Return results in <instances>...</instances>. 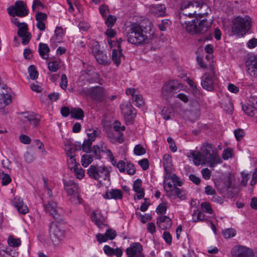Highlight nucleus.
<instances>
[{"instance_id": "obj_1", "label": "nucleus", "mask_w": 257, "mask_h": 257, "mask_svg": "<svg viewBox=\"0 0 257 257\" xmlns=\"http://www.w3.org/2000/svg\"><path fill=\"white\" fill-rule=\"evenodd\" d=\"M188 157L193 160L194 164L196 166L207 164L210 167H214L222 162L216 148L208 143L202 145L201 152H191L188 155Z\"/></svg>"}, {"instance_id": "obj_2", "label": "nucleus", "mask_w": 257, "mask_h": 257, "mask_svg": "<svg viewBox=\"0 0 257 257\" xmlns=\"http://www.w3.org/2000/svg\"><path fill=\"white\" fill-rule=\"evenodd\" d=\"M127 41L136 45L146 44L149 42L150 29L138 23H133L126 28Z\"/></svg>"}, {"instance_id": "obj_3", "label": "nucleus", "mask_w": 257, "mask_h": 257, "mask_svg": "<svg viewBox=\"0 0 257 257\" xmlns=\"http://www.w3.org/2000/svg\"><path fill=\"white\" fill-rule=\"evenodd\" d=\"M251 19L247 16L237 17L232 21V31L238 37H243L251 28Z\"/></svg>"}, {"instance_id": "obj_4", "label": "nucleus", "mask_w": 257, "mask_h": 257, "mask_svg": "<svg viewBox=\"0 0 257 257\" xmlns=\"http://www.w3.org/2000/svg\"><path fill=\"white\" fill-rule=\"evenodd\" d=\"M87 174L91 178L98 181L97 186L99 187L104 184V181L109 180V172L107 168L104 166L91 165L87 170Z\"/></svg>"}, {"instance_id": "obj_5", "label": "nucleus", "mask_w": 257, "mask_h": 257, "mask_svg": "<svg viewBox=\"0 0 257 257\" xmlns=\"http://www.w3.org/2000/svg\"><path fill=\"white\" fill-rule=\"evenodd\" d=\"M216 80L217 76L214 68L211 66L208 71L206 72L201 77V84L204 89L211 91L214 89Z\"/></svg>"}, {"instance_id": "obj_6", "label": "nucleus", "mask_w": 257, "mask_h": 257, "mask_svg": "<svg viewBox=\"0 0 257 257\" xmlns=\"http://www.w3.org/2000/svg\"><path fill=\"white\" fill-rule=\"evenodd\" d=\"M194 15H196V11H193L192 13H180V22L182 26L185 28L186 31L190 34H198V26L197 25V21L193 20L191 21L186 22L184 21V17L188 16L190 18H192Z\"/></svg>"}, {"instance_id": "obj_7", "label": "nucleus", "mask_w": 257, "mask_h": 257, "mask_svg": "<svg viewBox=\"0 0 257 257\" xmlns=\"http://www.w3.org/2000/svg\"><path fill=\"white\" fill-rule=\"evenodd\" d=\"M79 93L82 95H89L93 99L99 102L106 101V93L101 87L96 86L83 89Z\"/></svg>"}, {"instance_id": "obj_8", "label": "nucleus", "mask_w": 257, "mask_h": 257, "mask_svg": "<svg viewBox=\"0 0 257 257\" xmlns=\"http://www.w3.org/2000/svg\"><path fill=\"white\" fill-rule=\"evenodd\" d=\"M21 120L23 128L27 130L31 126L33 127H37L39 123L40 117L38 114L33 112H27L23 113Z\"/></svg>"}, {"instance_id": "obj_9", "label": "nucleus", "mask_w": 257, "mask_h": 257, "mask_svg": "<svg viewBox=\"0 0 257 257\" xmlns=\"http://www.w3.org/2000/svg\"><path fill=\"white\" fill-rule=\"evenodd\" d=\"M183 85L177 80H173L165 83L162 89L163 96L166 99L172 97L177 91L182 89Z\"/></svg>"}, {"instance_id": "obj_10", "label": "nucleus", "mask_w": 257, "mask_h": 257, "mask_svg": "<svg viewBox=\"0 0 257 257\" xmlns=\"http://www.w3.org/2000/svg\"><path fill=\"white\" fill-rule=\"evenodd\" d=\"M7 11L8 14L12 17L17 16L24 17L28 15L29 13L26 4L22 1H17L14 6L8 8Z\"/></svg>"}, {"instance_id": "obj_11", "label": "nucleus", "mask_w": 257, "mask_h": 257, "mask_svg": "<svg viewBox=\"0 0 257 257\" xmlns=\"http://www.w3.org/2000/svg\"><path fill=\"white\" fill-rule=\"evenodd\" d=\"M11 22L19 28L18 35L22 38V43L27 45L29 43L31 38V35L28 32V25L25 23H20L17 18L11 19Z\"/></svg>"}, {"instance_id": "obj_12", "label": "nucleus", "mask_w": 257, "mask_h": 257, "mask_svg": "<svg viewBox=\"0 0 257 257\" xmlns=\"http://www.w3.org/2000/svg\"><path fill=\"white\" fill-rule=\"evenodd\" d=\"M50 237L54 245L56 246L62 242L64 236V232L56 223H52L50 227Z\"/></svg>"}, {"instance_id": "obj_13", "label": "nucleus", "mask_w": 257, "mask_h": 257, "mask_svg": "<svg viewBox=\"0 0 257 257\" xmlns=\"http://www.w3.org/2000/svg\"><path fill=\"white\" fill-rule=\"evenodd\" d=\"M50 237L54 245L56 246L62 242L64 236V232L56 223H52L50 227Z\"/></svg>"}, {"instance_id": "obj_14", "label": "nucleus", "mask_w": 257, "mask_h": 257, "mask_svg": "<svg viewBox=\"0 0 257 257\" xmlns=\"http://www.w3.org/2000/svg\"><path fill=\"white\" fill-rule=\"evenodd\" d=\"M164 188L166 190L167 196L172 199H175L176 197L183 200L186 198V193L185 190L173 186L171 182L165 183Z\"/></svg>"}, {"instance_id": "obj_15", "label": "nucleus", "mask_w": 257, "mask_h": 257, "mask_svg": "<svg viewBox=\"0 0 257 257\" xmlns=\"http://www.w3.org/2000/svg\"><path fill=\"white\" fill-rule=\"evenodd\" d=\"M203 6L201 3L196 2L195 1H187L183 3L180 9V12L185 13H192L193 11H195L196 13L197 12L196 9L201 8ZM205 14H196V15H194L193 17L202 18L204 16Z\"/></svg>"}, {"instance_id": "obj_16", "label": "nucleus", "mask_w": 257, "mask_h": 257, "mask_svg": "<svg viewBox=\"0 0 257 257\" xmlns=\"http://www.w3.org/2000/svg\"><path fill=\"white\" fill-rule=\"evenodd\" d=\"M249 102L250 104L242 105V109L247 115L257 117V96H251Z\"/></svg>"}, {"instance_id": "obj_17", "label": "nucleus", "mask_w": 257, "mask_h": 257, "mask_svg": "<svg viewBox=\"0 0 257 257\" xmlns=\"http://www.w3.org/2000/svg\"><path fill=\"white\" fill-rule=\"evenodd\" d=\"M44 207L46 212L55 219H57L60 216V209L57 207L56 202L53 200H49Z\"/></svg>"}, {"instance_id": "obj_18", "label": "nucleus", "mask_w": 257, "mask_h": 257, "mask_svg": "<svg viewBox=\"0 0 257 257\" xmlns=\"http://www.w3.org/2000/svg\"><path fill=\"white\" fill-rule=\"evenodd\" d=\"M247 71L249 75L257 77V56H250L246 61Z\"/></svg>"}, {"instance_id": "obj_19", "label": "nucleus", "mask_w": 257, "mask_h": 257, "mask_svg": "<svg viewBox=\"0 0 257 257\" xmlns=\"http://www.w3.org/2000/svg\"><path fill=\"white\" fill-rule=\"evenodd\" d=\"M143 246L139 242H133L126 249L127 257H136L140 253H142Z\"/></svg>"}, {"instance_id": "obj_20", "label": "nucleus", "mask_w": 257, "mask_h": 257, "mask_svg": "<svg viewBox=\"0 0 257 257\" xmlns=\"http://www.w3.org/2000/svg\"><path fill=\"white\" fill-rule=\"evenodd\" d=\"M64 189L68 195H76L79 193V189L77 183L73 180L64 181Z\"/></svg>"}, {"instance_id": "obj_21", "label": "nucleus", "mask_w": 257, "mask_h": 257, "mask_svg": "<svg viewBox=\"0 0 257 257\" xmlns=\"http://www.w3.org/2000/svg\"><path fill=\"white\" fill-rule=\"evenodd\" d=\"M121 113L125 119L128 118V120L132 121L135 117V114L133 113V107L131 103L128 101L123 103L120 105Z\"/></svg>"}, {"instance_id": "obj_22", "label": "nucleus", "mask_w": 257, "mask_h": 257, "mask_svg": "<svg viewBox=\"0 0 257 257\" xmlns=\"http://www.w3.org/2000/svg\"><path fill=\"white\" fill-rule=\"evenodd\" d=\"M122 196V192L120 190L114 189H107L103 195V197L106 199H121Z\"/></svg>"}, {"instance_id": "obj_23", "label": "nucleus", "mask_w": 257, "mask_h": 257, "mask_svg": "<svg viewBox=\"0 0 257 257\" xmlns=\"http://www.w3.org/2000/svg\"><path fill=\"white\" fill-rule=\"evenodd\" d=\"M13 204L19 213L25 214L28 212V208L26 205L24 204L23 201L21 197H16L14 199Z\"/></svg>"}, {"instance_id": "obj_24", "label": "nucleus", "mask_w": 257, "mask_h": 257, "mask_svg": "<svg viewBox=\"0 0 257 257\" xmlns=\"http://www.w3.org/2000/svg\"><path fill=\"white\" fill-rule=\"evenodd\" d=\"M158 226L163 230L171 228L172 223L171 219L167 216H160L157 221Z\"/></svg>"}, {"instance_id": "obj_25", "label": "nucleus", "mask_w": 257, "mask_h": 257, "mask_svg": "<svg viewBox=\"0 0 257 257\" xmlns=\"http://www.w3.org/2000/svg\"><path fill=\"white\" fill-rule=\"evenodd\" d=\"M166 7L164 5H156L150 6L149 12L157 17L165 16Z\"/></svg>"}, {"instance_id": "obj_26", "label": "nucleus", "mask_w": 257, "mask_h": 257, "mask_svg": "<svg viewBox=\"0 0 257 257\" xmlns=\"http://www.w3.org/2000/svg\"><path fill=\"white\" fill-rule=\"evenodd\" d=\"M91 219L99 228H102L105 225L104 218L98 211H94L91 213Z\"/></svg>"}, {"instance_id": "obj_27", "label": "nucleus", "mask_w": 257, "mask_h": 257, "mask_svg": "<svg viewBox=\"0 0 257 257\" xmlns=\"http://www.w3.org/2000/svg\"><path fill=\"white\" fill-rule=\"evenodd\" d=\"M12 102V95L7 91L0 93V108H4Z\"/></svg>"}, {"instance_id": "obj_28", "label": "nucleus", "mask_w": 257, "mask_h": 257, "mask_svg": "<svg viewBox=\"0 0 257 257\" xmlns=\"http://www.w3.org/2000/svg\"><path fill=\"white\" fill-rule=\"evenodd\" d=\"M142 186V181L141 179H138L134 182L133 190L137 193V197L138 199H141L144 197V190Z\"/></svg>"}, {"instance_id": "obj_29", "label": "nucleus", "mask_w": 257, "mask_h": 257, "mask_svg": "<svg viewBox=\"0 0 257 257\" xmlns=\"http://www.w3.org/2000/svg\"><path fill=\"white\" fill-rule=\"evenodd\" d=\"M212 22L206 19H203L200 21L197 25L198 34H203L206 32L211 27Z\"/></svg>"}, {"instance_id": "obj_30", "label": "nucleus", "mask_w": 257, "mask_h": 257, "mask_svg": "<svg viewBox=\"0 0 257 257\" xmlns=\"http://www.w3.org/2000/svg\"><path fill=\"white\" fill-rule=\"evenodd\" d=\"M50 48L47 44L40 43L39 44L38 51L40 56L44 59H48Z\"/></svg>"}, {"instance_id": "obj_31", "label": "nucleus", "mask_w": 257, "mask_h": 257, "mask_svg": "<svg viewBox=\"0 0 257 257\" xmlns=\"http://www.w3.org/2000/svg\"><path fill=\"white\" fill-rule=\"evenodd\" d=\"M163 164L166 173H170L172 171V158L169 155H164Z\"/></svg>"}, {"instance_id": "obj_32", "label": "nucleus", "mask_w": 257, "mask_h": 257, "mask_svg": "<svg viewBox=\"0 0 257 257\" xmlns=\"http://www.w3.org/2000/svg\"><path fill=\"white\" fill-rule=\"evenodd\" d=\"M97 62L101 65H107L109 63L108 57L105 53L101 51L99 53L94 56Z\"/></svg>"}, {"instance_id": "obj_33", "label": "nucleus", "mask_w": 257, "mask_h": 257, "mask_svg": "<svg viewBox=\"0 0 257 257\" xmlns=\"http://www.w3.org/2000/svg\"><path fill=\"white\" fill-rule=\"evenodd\" d=\"M61 62L60 59L52 60L48 63L49 70L52 72H56L59 69V65Z\"/></svg>"}, {"instance_id": "obj_34", "label": "nucleus", "mask_w": 257, "mask_h": 257, "mask_svg": "<svg viewBox=\"0 0 257 257\" xmlns=\"http://www.w3.org/2000/svg\"><path fill=\"white\" fill-rule=\"evenodd\" d=\"M104 34L107 37V43H108L110 47L112 48L113 45L112 44L113 41L111 40V39L114 38L116 35V31L115 30L110 28L106 30Z\"/></svg>"}, {"instance_id": "obj_35", "label": "nucleus", "mask_w": 257, "mask_h": 257, "mask_svg": "<svg viewBox=\"0 0 257 257\" xmlns=\"http://www.w3.org/2000/svg\"><path fill=\"white\" fill-rule=\"evenodd\" d=\"M122 53L120 50L113 49L112 53V59L114 63L117 66L121 63Z\"/></svg>"}, {"instance_id": "obj_36", "label": "nucleus", "mask_w": 257, "mask_h": 257, "mask_svg": "<svg viewBox=\"0 0 257 257\" xmlns=\"http://www.w3.org/2000/svg\"><path fill=\"white\" fill-rule=\"evenodd\" d=\"M71 116L77 119H81L84 117L83 110L80 108H74L71 110Z\"/></svg>"}, {"instance_id": "obj_37", "label": "nucleus", "mask_w": 257, "mask_h": 257, "mask_svg": "<svg viewBox=\"0 0 257 257\" xmlns=\"http://www.w3.org/2000/svg\"><path fill=\"white\" fill-rule=\"evenodd\" d=\"M253 252L249 249L241 247L238 249V257H253Z\"/></svg>"}, {"instance_id": "obj_38", "label": "nucleus", "mask_w": 257, "mask_h": 257, "mask_svg": "<svg viewBox=\"0 0 257 257\" xmlns=\"http://www.w3.org/2000/svg\"><path fill=\"white\" fill-rule=\"evenodd\" d=\"M204 219V215L198 210H195L192 214V220L193 222L203 221Z\"/></svg>"}, {"instance_id": "obj_39", "label": "nucleus", "mask_w": 257, "mask_h": 257, "mask_svg": "<svg viewBox=\"0 0 257 257\" xmlns=\"http://www.w3.org/2000/svg\"><path fill=\"white\" fill-rule=\"evenodd\" d=\"M93 161L92 157L88 154H85L82 156L81 163L84 167H87Z\"/></svg>"}, {"instance_id": "obj_40", "label": "nucleus", "mask_w": 257, "mask_h": 257, "mask_svg": "<svg viewBox=\"0 0 257 257\" xmlns=\"http://www.w3.org/2000/svg\"><path fill=\"white\" fill-rule=\"evenodd\" d=\"M21 241L20 238H15L10 236L8 239V244L12 247H18L20 245Z\"/></svg>"}, {"instance_id": "obj_41", "label": "nucleus", "mask_w": 257, "mask_h": 257, "mask_svg": "<svg viewBox=\"0 0 257 257\" xmlns=\"http://www.w3.org/2000/svg\"><path fill=\"white\" fill-rule=\"evenodd\" d=\"M99 131L97 130H89V132L87 133V140L90 142H94L96 137L99 135Z\"/></svg>"}, {"instance_id": "obj_42", "label": "nucleus", "mask_w": 257, "mask_h": 257, "mask_svg": "<svg viewBox=\"0 0 257 257\" xmlns=\"http://www.w3.org/2000/svg\"><path fill=\"white\" fill-rule=\"evenodd\" d=\"M72 171L75 173V175L79 179H81L84 176V171L80 165L74 168Z\"/></svg>"}, {"instance_id": "obj_43", "label": "nucleus", "mask_w": 257, "mask_h": 257, "mask_svg": "<svg viewBox=\"0 0 257 257\" xmlns=\"http://www.w3.org/2000/svg\"><path fill=\"white\" fill-rule=\"evenodd\" d=\"M169 179H170L173 183V184H172L173 186H181L183 184L182 182L180 181L179 178L174 174L170 175L169 177Z\"/></svg>"}, {"instance_id": "obj_44", "label": "nucleus", "mask_w": 257, "mask_h": 257, "mask_svg": "<svg viewBox=\"0 0 257 257\" xmlns=\"http://www.w3.org/2000/svg\"><path fill=\"white\" fill-rule=\"evenodd\" d=\"M116 21V18L115 16L109 15L105 19V24L108 27L111 28L113 26Z\"/></svg>"}, {"instance_id": "obj_45", "label": "nucleus", "mask_w": 257, "mask_h": 257, "mask_svg": "<svg viewBox=\"0 0 257 257\" xmlns=\"http://www.w3.org/2000/svg\"><path fill=\"white\" fill-rule=\"evenodd\" d=\"M172 112V108L168 107H164L161 111V115L165 120L170 118V114Z\"/></svg>"}, {"instance_id": "obj_46", "label": "nucleus", "mask_w": 257, "mask_h": 257, "mask_svg": "<svg viewBox=\"0 0 257 257\" xmlns=\"http://www.w3.org/2000/svg\"><path fill=\"white\" fill-rule=\"evenodd\" d=\"M28 72L30 78L32 79H36L38 76V73L35 66L31 65L28 68Z\"/></svg>"}, {"instance_id": "obj_47", "label": "nucleus", "mask_w": 257, "mask_h": 257, "mask_svg": "<svg viewBox=\"0 0 257 257\" xmlns=\"http://www.w3.org/2000/svg\"><path fill=\"white\" fill-rule=\"evenodd\" d=\"M70 201L74 205H77L81 203L82 199L80 197L79 193L76 195H70Z\"/></svg>"}, {"instance_id": "obj_48", "label": "nucleus", "mask_w": 257, "mask_h": 257, "mask_svg": "<svg viewBox=\"0 0 257 257\" xmlns=\"http://www.w3.org/2000/svg\"><path fill=\"white\" fill-rule=\"evenodd\" d=\"M91 52L94 56L97 53H99L101 51L100 50V45L98 42L93 41L91 43Z\"/></svg>"}, {"instance_id": "obj_49", "label": "nucleus", "mask_w": 257, "mask_h": 257, "mask_svg": "<svg viewBox=\"0 0 257 257\" xmlns=\"http://www.w3.org/2000/svg\"><path fill=\"white\" fill-rule=\"evenodd\" d=\"M135 105L138 107H141L144 104V101L141 95L137 94L133 98Z\"/></svg>"}, {"instance_id": "obj_50", "label": "nucleus", "mask_w": 257, "mask_h": 257, "mask_svg": "<svg viewBox=\"0 0 257 257\" xmlns=\"http://www.w3.org/2000/svg\"><path fill=\"white\" fill-rule=\"evenodd\" d=\"M92 142L87 140H85L82 146V149L83 152L88 153L90 152Z\"/></svg>"}, {"instance_id": "obj_51", "label": "nucleus", "mask_w": 257, "mask_h": 257, "mask_svg": "<svg viewBox=\"0 0 257 257\" xmlns=\"http://www.w3.org/2000/svg\"><path fill=\"white\" fill-rule=\"evenodd\" d=\"M236 234V231L233 228H228L223 232V235L225 238H230L234 236Z\"/></svg>"}, {"instance_id": "obj_52", "label": "nucleus", "mask_w": 257, "mask_h": 257, "mask_svg": "<svg viewBox=\"0 0 257 257\" xmlns=\"http://www.w3.org/2000/svg\"><path fill=\"white\" fill-rule=\"evenodd\" d=\"M134 153L138 156H141L146 153L145 149L141 145H137L134 148Z\"/></svg>"}, {"instance_id": "obj_53", "label": "nucleus", "mask_w": 257, "mask_h": 257, "mask_svg": "<svg viewBox=\"0 0 257 257\" xmlns=\"http://www.w3.org/2000/svg\"><path fill=\"white\" fill-rule=\"evenodd\" d=\"M171 21L167 19L163 20L160 24L158 25L159 29L162 31L166 30L167 27L170 26Z\"/></svg>"}, {"instance_id": "obj_54", "label": "nucleus", "mask_w": 257, "mask_h": 257, "mask_svg": "<svg viewBox=\"0 0 257 257\" xmlns=\"http://www.w3.org/2000/svg\"><path fill=\"white\" fill-rule=\"evenodd\" d=\"M67 164L68 168L72 171L73 169L76 166H79V164H77L74 157L67 158Z\"/></svg>"}, {"instance_id": "obj_55", "label": "nucleus", "mask_w": 257, "mask_h": 257, "mask_svg": "<svg viewBox=\"0 0 257 257\" xmlns=\"http://www.w3.org/2000/svg\"><path fill=\"white\" fill-rule=\"evenodd\" d=\"M100 149L97 145L93 146L92 150V153L93 156L96 159H100Z\"/></svg>"}, {"instance_id": "obj_56", "label": "nucleus", "mask_w": 257, "mask_h": 257, "mask_svg": "<svg viewBox=\"0 0 257 257\" xmlns=\"http://www.w3.org/2000/svg\"><path fill=\"white\" fill-rule=\"evenodd\" d=\"M36 20L37 22H45L47 19V15L42 12H38L35 16Z\"/></svg>"}, {"instance_id": "obj_57", "label": "nucleus", "mask_w": 257, "mask_h": 257, "mask_svg": "<svg viewBox=\"0 0 257 257\" xmlns=\"http://www.w3.org/2000/svg\"><path fill=\"white\" fill-rule=\"evenodd\" d=\"M125 171L128 174L134 175L136 172L134 165L130 162H127Z\"/></svg>"}, {"instance_id": "obj_58", "label": "nucleus", "mask_w": 257, "mask_h": 257, "mask_svg": "<svg viewBox=\"0 0 257 257\" xmlns=\"http://www.w3.org/2000/svg\"><path fill=\"white\" fill-rule=\"evenodd\" d=\"M60 86L64 90H66L67 87L68 79L65 74H63L61 76Z\"/></svg>"}, {"instance_id": "obj_59", "label": "nucleus", "mask_w": 257, "mask_h": 257, "mask_svg": "<svg viewBox=\"0 0 257 257\" xmlns=\"http://www.w3.org/2000/svg\"><path fill=\"white\" fill-rule=\"evenodd\" d=\"M201 207L204 211L209 214H211L213 212L210 205L206 202L202 203Z\"/></svg>"}, {"instance_id": "obj_60", "label": "nucleus", "mask_w": 257, "mask_h": 257, "mask_svg": "<svg viewBox=\"0 0 257 257\" xmlns=\"http://www.w3.org/2000/svg\"><path fill=\"white\" fill-rule=\"evenodd\" d=\"M167 210V205L165 203L160 204L156 209V212L158 214H165Z\"/></svg>"}, {"instance_id": "obj_61", "label": "nucleus", "mask_w": 257, "mask_h": 257, "mask_svg": "<svg viewBox=\"0 0 257 257\" xmlns=\"http://www.w3.org/2000/svg\"><path fill=\"white\" fill-rule=\"evenodd\" d=\"M222 158L225 160H228L232 157V151L230 149H225L222 155Z\"/></svg>"}, {"instance_id": "obj_62", "label": "nucleus", "mask_w": 257, "mask_h": 257, "mask_svg": "<svg viewBox=\"0 0 257 257\" xmlns=\"http://www.w3.org/2000/svg\"><path fill=\"white\" fill-rule=\"evenodd\" d=\"M234 134L237 141H239L243 137L244 135L243 130L241 129L234 130Z\"/></svg>"}, {"instance_id": "obj_63", "label": "nucleus", "mask_w": 257, "mask_h": 257, "mask_svg": "<svg viewBox=\"0 0 257 257\" xmlns=\"http://www.w3.org/2000/svg\"><path fill=\"white\" fill-rule=\"evenodd\" d=\"M20 141L24 144H30L31 143V139L27 135H21L19 137Z\"/></svg>"}, {"instance_id": "obj_64", "label": "nucleus", "mask_w": 257, "mask_h": 257, "mask_svg": "<svg viewBox=\"0 0 257 257\" xmlns=\"http://www.w3.org/2000/svg\"><path fill=\"white\" fill-rule=\"evenodd\" d=\"M105 233L108 239L110 240L114 239L116 235V231L112 229H107Z\"/></svg>"}]
</instances>
